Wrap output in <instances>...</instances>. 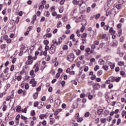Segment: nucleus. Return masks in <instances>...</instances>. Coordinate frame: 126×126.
I'll list each match as a JSON object with an SVG mask.
<instances>
[{
  "label": "nucleus",
  "instance_id": "obj_23",
  "mask_svg": "<svg viewBox=\"0 0 126 126\" xmlns=\"http://www.w3.org/2000/svg\"><path fill=\"white\" fill-rule=\"evenodd\" d=\"M61 44V42L59 41L58 42H57V41H54V45H52V46H59Z\"/></svg>",
  "mask_w": 126,
  "mask_h": 126
},
{
  "label": "nucleus",
  "instance_id": "obj_54",
  "mask_svg": "<svg viewBox=\"0 0 126 126\" xmlns=\"http://www.w3.org/2000/svg\"><path fill=\"white\" fill-rule=\"evenodd\" d=\"M106 121H108V122H111L112 121V117L109 116L108 118H107Z\"/></svg>",
  "mask_w": 126,
  "mask_h": 126
},
{
  "label": "nucleus",
  "instance_id": "obj_57",
  "mask_svg": "<svg viewBox=\"0 0 126 126\" xmlns=\"http://www.w3.org/2000/svg\"><path fill=\"white\" fill-rule=\"evenodd\" d=\"M81 63V62H80V61L77 62V66L78 67H80Z\"/></svg>",
  "mask_w": 126,
  "mask_h": 126
},
{
  "label": "nucleus",
  "instance_id": "obj_24",
  "mask_svg": "<svg viewBox=\"0 0 126 126\" xmlns=\"http://www.w3.org/2000/svg\"><path fill=\"white\" fill-rule=\"evenodd\" d=\"M88 84L89 85V86H92L94 85V82H93V81H89Z\"/></svg>",
  "mask_w": 126,
  "mask_h": 126
},
{
  "label": "nucleus",
  "instance_id": "obj_44",
  "mask_svg": "<svg viewBox=\"0 0 126 126\" xmlns=\"http://www.w3.org/2000/svg\"><path fill=\"white\" fill-rule=\"evenodd\" d=\"M31 115L32 116H35L36 115V113H35V110H32L31 112Z\"/></svg>",
  "mask_w": 126,
  "mask_h": 126
},
{
  "label": "nucleus",
  "instance_id": "obj_20",
  "mask_svg": "<svg viewBox=\"0 0 126 126\" xmlns=\"http://www.w3.org/2000/svg\"><path fill=\"white\" fill-rule=\"evenodd\" d=\"M100 122L101 123H102V124H105V123H106V122H107V119L106 118H102L100 119Z\"/></svg>",
  "mask_w": 126,
  "mask_h": 126
},
{
  "label": "nucleus",
  "instance_id": "obj_51",
  "mask_svg": "<svg viewBox=\"0 0 126 126\" xmlns=\"http://www.w3.org/2000/svg\"><path fill=\"white\" fill-rule=\"evenodd\" d=\"M7 108V106H6V105H4L2 108V111H3V112H5V111H6Z\"/></svg>",
  "mask_w": 126,
  "mask_h": 126
},
{
  "label": "nucleus",
  "instance_id": "obj_7",
  "mask_svg": "<svg viewBox=\"0 0 126 126\" xmlns=\"http://www.w3.org/2000/svg\"><path fill=\"white\" fill-rule=\"evenodd\" d=\"M117 45H118V41H117L112 42L111 43V45L112 46V47H117Z\"/></svg>",
  "mask_w": 126,
  "mask_h": 126
},
{
  "label": "nucleus",
  "instance_id": "obj_31",
  "mask_svg": "<svg viewBox=\"0 0 126 126\" xmlns=\"http://www.w3.org/2000/svg\"><path fill=\"white\" fill-rule=\"evenodd\" d=\"M91 48L93 49V50H94V49H96V45L94 44H92L91 45Z\"/></svg>",
  "mask_w": 126,
  "mask_h": 126
},
{
  "label": "nucleus",
  "instance_id": "obj_26",
  "mask_svg": "<svg viewBox=\"0 0 126 126\" xmlns=\"http://www.w3.org/2000/svg\"><path fill=\"white\" fill-rule=\"evenodd\" d=\"M89 116H90V112H87L85 113V115H84V117H85V118H88V117H89Z\"/></svg>",
  "mask_w": 126,
  "mask_h": 126
},
{
  "label": "nucleus",
  "instance_id": "obj_45",
  "mask_svg": "<svg viewBox=\"0 0 126 126\" xmlns=\"http://www.w3.org/2000/svg\"><path fill=\"white\" fill-rule=\"evenodd\" d=\"M84 58H85L84 55H82L79 58V60H80V61H83V60L84 59Z\"/></svg>",
  "mask_w": 126,
  "mask_h": 126
},
{
  "label": "nucleus",
  "instance_id": "obj_39",
  "mask_svg": "<svg viewBox=\"0 0 126 126\" xmlns=\"http://www.w3.org/2000/svg\"><path fill=\"white\" fill-rule=\"evenodd\" d=\"M81 51H84L85 46L84 45H81L80 47Z\"/></svg>",
  "mask_w": 126,
  "mask_h": 126
},
{
  "label": "nucleus",
  "instance_id": "obj_33",
  "mask_svg": "<svg viewBox=\"0 0 126 126\" xmlns=\"http://www.w3.org/2000/svg\"><path fill=\"white\" fill-rule=\"evenodd\" d=\"M45 8V6L43 5H40L39 7V9L41 10H43V9Z\"/></svg>",
  "mask_w": 126,
  "mask_h": 126
},
{
  "label": "nucleus",
  "instance_id": "obj_6",
  "mask_svg": "<svg viewBox=\"0 0 126 126\" xmlns=\"http://www.w3.org/2000/svg\"><path fill=\"white\" fill-rule=\"evenodd\" d=\"M33 63V60H28L26 62V65H29Z\"/></svg>",
  "mask_w": 126,
  "mask_h": 126
},
{
  "label": "nucleus",
  "instance_id": "obj_56",
  "mask_svg": "<svg viewBox=\"0 0 126 126\" xmlns=\"http://www.w3.org/2000/svg\"><path fill=\"white\" fill-rule=\"evenodd\" d=\"M22 92H23V90H22V89H19L18 91V94H22Z\"/></svg>",
  "mask_w": 126,
  "mask_h": 126
},
{
  "label": "nucleus",
  "instance_id": "obj_38",
  "mask_svg": "<svg viewBox=\"0 0 126 126\" xmlns=\"http://www.w3.org/2000/svg\"><path fill=\"white\" fill-rule=\"evenodd\" d=\"M35 82H37V81H35V79L33 78L30 81V83L32 84V83H35Z\"/></svg>",
  "mask_w": 126,
  "mask_h": 126
},
{
  "label": "nucleus",
  "instance_id": "obj_17",
  "mask_svg": "<svg viewBox=\"0 0 126 126\" xmlns=\"http://www.w3.org/2000/svg\"><path fill=\"white\" fill-rule=\"evenodd\" d=\"M46 115H45V114H41L40 116H39V118L41 119V120H44V118H46Z\"/></svg>",
  "mask_w": 126,
  "mask_h": 126
},
{
  "label": "nucleus",
  "instance_id": "obj_63",
  "mask_svg": "<svg viewBox=\"0 0 126 126\" xmlns=\"http://www.w3.org/2000/svg\"><path fill=\"white\" fill-rule=\"evenodd\" d=\"M99 41H98V40H95V41H94V45H99Z\"/></svg>",
  "mask_w": 126,
  "mask_h": 126
},
{
  "label": "nucleus",
  "instance_id": "obj_27",
  "mask_svg": "<svg viewBox=\"0 0 126 126\" xmlns=\"http://www.w3.org/2000/svg\"><path fill=\"white\" fill-rule=\"evenodd\" d=\"M30 75H32V77H34L35 75H34V70H32V71H30Z\"/></svg>",
  "mask_w": 126,
  "mask_h": 126
},
{
  "label": "nucleus",
  "instance_id": "obj_48",
  "mask_svg": "<svg viewBox=\"0 0 126 126\" xmlns=\"http://www.w3.org/2000/svg\"><path fill=\"white\" fill-rule=\"evenodd\" d=\"M51 11H53V12L55 11V10H56V6H53L51 7Z\"/></svg>",
  "mask_w": 126,
  "mask_h": 126
},
{
  "label": "nucleus",
  "instance_id": "obj_35",
  "mask_svg": "<svg viewBox=\"0 0 126 126\" xmlns=\"http://www.w3.org/2000/svg\"><path fill=\"white\" fill-rule=\"evenodd\" d=\"M37 97H38V92L35 93L33 94V98L34 99H37Z\"/></svg>",
  "mask_w": 126,
  "mask_h": 126
},
{
  "label": "nucleus",
  "instance_id": "obj_8",
  "mask_svg": "<svg viewBox=\"0 0 126 126\" xmlns=\"http://www.w3.org/2000/svg\"><path fill=\"white\" fill-rule=\"evenodd\" d=\"M94 89H95V90H97V89H99V88H100V85H99V84H95L94 86Z\"/></svg>",
  "mask_w": 126,
  "mask_h": 126
},
{
  "label": "nucleus",
  "instance_id": "obj_49",
  "mask_svg": "<svg viewBox=\"0 0 126 126\" xmlns=\"http://www.w3.org/2000/svg\"><path fill=\"white\" fill-rule=\"evenodd\" d=\"M21 78H22V76H21V75H19V76H18L17 79L18 81H20V80H21Z\"/></svg>",
  "mask_w": 126,
  "mask_h": 126
},
{
  "label": "nucleus",
  "instance_id": "obj_13",
  "mask_svg": "<svg viewBox=\"0 0 126 126\" xmlns=\"http://www.w3.org/2000/svg\"><path fill=\"white\" fill-rule=\"evenodd\" d=\"M97 74V76H101V75L103 74V70H98Z\"/></svg>",
  "mask_w": 126,
  "mask_h": 126
},
{
  "label": "nucleus",
  "instance_id": "obj_29",
  "mask_svg": "<svg viewBox=\"0 0 126 126\" xmlns=\"http://www.w3.org/2000/svg\"><path fill=\"white\" fill-rule=\"evenodd\" d=\"M83 121V118L82 117L79 118L77 120V121L78 122V123H81V122H82Z\"/></svg>",
  "mask_w": 126,
  "mask_h": 126
},
{
  "label": "nucleus",
  "instance_id": "obj_30",
  "mask_svg": "<svg viewBox=\"0 0 126 126\" xmlns=\"http://www.w3.org/2000/svg\"><path fill=\"white\" fill-rule=\"evenodd\" d=\"M121 80V77H115V81L116 82H119Z\"/></svg>",
  "mask_w": 126,
  "mask_h": 126
},
{
  "label": "nucleus",
  "instance_id": "obj_34",
  "mask_svg": "<svg viewBox=\"0 0 126 126\" xmlns=\"http://www.w3.org/2000/svg\"><path fill=\"white\" fill-rule=\"evenodd\" d=\"M120 74H121V75H122V76H124L125 77L126 76V73L124 71H121Z\"/></svg>",
  "mask_w": 126,
  "mask_h": 126
},
{
  "label": "nucleus",
  "instance_id": "obj_1",
  "mask_svg": "<svg viewBox=\"0 0 126 126\" xmlns=\"http://www.w3.org/2000/svg\"><path fill=\"white\" fill-rule=\"evenodd\" d=\"M66 59L69 62H73V60H74V54L70 53L67 56Z\"/></svg>",
  "mask_w": 126,
  "mask_h": 126
},
{
  "label": "nucleus",
  "instance_id": "obj_14",
  "mask_svg": "<svg viewBox=\"0 0 126 126\" xmlns=\"http://www.w3.org/2000/svg\"><path fill=\"white\" fill-rule=\"evenodd\" d=\"M109 79L111 82H115L116 81V77H110Z\"/></svg>",
  "mask_w": 126,
  "mask_h": 126
},
{
  "label": "nucleus",
  "instance_id": "obj_28",
  "mask_svg": "<svg viewBox=\"0 0 126 126\" xmlns=\"http://www.w3.org/2000/svg\"><path fill=\"white\" fill-rule=\"evenodd\" d=\"M102 68H103V69H104V70H108V69H109V67L107 65H103L102 66Z\"/></svg>",
  "mask_w": 126,
  "mask_h": 126
},
{
  "label": "nucleus",
  "instance_id": "obj_41",
  "mask_svg": "<svg viewBox=\"0 0 126 126\" xmlns=\"http://www.w3.org/2000/svg\"><path fill=\"white\" fill-rule=\"evenodd\" d=\"M63 49L64 50H67V49H68V47L67 46V45H63Z\"/></svg>",
  "mask_w": 126,
  "mask_h": 126
},
{
  "label": "nucleus",
  "instance_id": "obj_11",
  "mask_svg": "<svg viewBox=\"0 0 126 126\" xmlns=\"http://www.w3.org/2000/svg\"><path fill=\"white\" fill-rule=\"evenodd\" d=\"M43 37L45 39H46V38H47V37L48 38H51V37H52V34H51V33H46L45 35H44Z\"/></svg>",
  "mask_w": 126,
  "mask_h": 126
},
{
  "label": "nucleus",
  "instance_id": "obj_22",
  "mask_svg": "<svg viewBox=\"0 0 126 126\" xmlns=\"http://www.w3.org/2000/svg\"><path fill=\"white\" fill-rule=\"evenodd\" d=\"M16 112L19 113V112H20L21 111V106H17V109H16Z\"/></svg>",
  "mask_w": 126,
  "mask_h": 126
},
{
  "label": "nucleus",
  "instance_id": "obj_36",
  "mask_svg": "<svg viewBox=\"0 0 126 126\" xmlns=\"http://www.w3.org/2000/svg\"><path fill=\"white\" fill-rule=\"evenodd\" d=\"M43 43H44V45H49V40H44Z\"/></svg>",
  "mask_w": 126,
  "mask_h": 126
},
{
  "label": "nucleus",
  "instance_id": "obj_40",
  "mask_svg": "<svg viewBox=\"0 0 126 126\" xmlns=\"http://www.w3.org/2000/svg\"><path fill=\"white\" fill-rule=\"evenodd\" d=\"M38 104H39V102L35 101V102L34 103V105H33L34 107H38Z\"/></svg>",
  "mask_w": 126,
  "mask_h": 126
},
{
  "label": "nucleus",
  "instance_id": "obj_15",
  "mask_svg": "<svg viewBox=\"0 0 126 126\" xmlns=\"http://www.w3.org/2000/svg\"><path fill=\"white\" fill-rule=\"evenodd\" d=\"M103 110L102 109H100L97 110V113L98 115H101V114L103 113Z\"/></svg>",
  "mask_w": 126,
  "mask_h": 126
},
{
  "label": "nucleus",
  "instance_id": "obj_3",
  "mask_svg": "<svg viewBox=\"0 0 126 126\" xmlns=\"http://www.w3.org/2000/svg\"><path fill=\"white\" fill-rule=\"evenodd\" d=\"M61 104V100L59 99H57L55 101V104H54V107L55 108H57V107H59L60 106V104Z\"/></svg>",
  "mask_w": 126,
  "mask_h": 126
},
{
  "label": "nucleus",
  "instance_id": "obj_53",
  "mask_svg": "<svg viewBox=\"0 0 126 126\" xmlns=\"http://www.w3.org/2000/svg\"><path fill=\"white\" fill-rule=\"evenodd\" d=\"M58 73H62V72H63V70L61 68H59L58 70Z\"/></svg>",
  "mask_w": 126,
  "mask_h": 126
},
{
  "label": "nucleus",
  "instance_id": "obj_55",
  "mask_svg": "<svg viewBox=\"0 0 126 126\" xmlns=\"http://www.w3.org/2000/svg\"><path fill=\"white\" fill-rule=\"evenodd\" d=\"M121 7H122V4H119L116 5V8H117L118 9H120Z\"/></svg>",
  "mask_w": 126,
  "mask_h": 126
},
{
  "label": "nucleus",
  "instance_id": "obj_60",
  "mask_svg": "<svg viewBox=\"0 0 126 126\" xmlns=\"http://www.w3.org/2000/svg\"><path fill=\"white\" fill-rule=\"evenodd\" d=\"M66 29L69 30L70 28H71V27L70 26V24H67L66 26Z\"/></svg>",
  "mask_w": 126,
  "mask_h": 126
},
{
  "label": "nucleus",
  "instance_id": "obj_37",
  "mask_svg": "<svg viewBox=\"0 0 126 126\" xmlns=\"http://www.w3.org/2000/svg\"><path fill=\"white\" fill-rule=\"evenodd\" d=\"M45 59H46V61H47V62H49L50 61V59H51V57H50V56H45Z\"/></svg>",
  "mask_w": 126,
  "mask_h": 126
},
{
  "label": "nucleus",
  "instance_id": "obj_32",
  "mask_svg": "<svg viewBox=\"0 0 126 126\" xmlns=\"http://www.w3.org/2000/svg\"><path fill=\"white\" fill-rule=\"evenodd\" d=\"M62 26V22L61 21L58 22L57 23V28H60Z\"/></svg>",
  "mask_w": 126,
  "mask_h": 126
},
{
  "label": "nucleus",
  "instance_id": "obj_4",
  "mask_svg": "<svg viewBox=\"0 0 126 126\" xmlns=\"http://www.w3.org/2000/svg\"><path fill=\"white\" fill-rule=\"evenodd\" d=\"M44 102L40 101L38 102V109H41V108L43 107V106H44Z\"/></svg>",
  "mask_w": 126,
  "mask_h": 126
},
{
  "label": "nucleus",
  "instance_id": "obj_16",
  "mask_svg": "<svg viewBox=\"0 0 126 126\" xmlns=\"http://www.w3.org/2000/svg\"><path fill=\"white\" fill-rule=\"evenodd\" d=\"M87 37V34L86 33H84L81 35V38H83V39H85Z\"/></svg>",
  "mask_w": 126,
  "mask_h": 126
},
{
  "label": "nucleus",
  "instance_id": "obj_43",
  "mask_svg": "<svg viewBox=\"0 0 126 126\" xmlns=\"http://www.w3.org/2000/svg\"><path fill=\"white\" fill-rule=\"evenodd\" d=\"M100 16H101V14H98L95 15V19L97 20V19H99V17H100Z\"/></svg>",
  "mask_w": 126,
  "mask_h": 126
},
{
  "label": "nucleus",
  "instance_id": "obj_52",
  "mask_svg": "<svg viewBox=\"0 0 126 126\" xmlns=\"http://www.w3.org/2000/svg\"><path fill=\"white\" fill-rule=\"evenodd\" d=\"M113 87H114V85H113V84H110L108 86V88L109 89H112V88H113Z\"/></svg>",
  "mask_w": 126,
  "mask_h": 126
},
{
  "label": "nucleus",
  "instance_id": "obj_10",
  "mask_svg": "<svg viewBox=\"0 0 126 126\" xmlns=\"http://www.w3.org/2000/svg\"><path fill=\"white\" fill-rule=\"evenodd\" d=\"M74 52L76 53V55H77V56H79V55L81 54V51L80 50H74Z\"/></svg>",
  "mask_w": 126,
  "mask_h": 126
},
{
  "label": "nucleus",
  "instance_id": "obj_62",
  "mask_svg": "<svg viewBox=\"0 0 126 126\" xmlns=\"http://www.w3.org/2000/svg\"><path fill=\"white\" fill-rule=\"evenodd\" d=\"M67 44L69 45V46L71 47V46H72V42L71 41H68V42L67 43Z\"/></svg>",
  "mask_w": 126,
  "mask_h": 126
},
{
  "label": "nucleus",
  "instance_id": "obj_25",
  "mask_svg": "<svg viewBox=\"0 0 126 126\" xmlns=\"http://www.w3.org/2000/svg\"><path fill=\"white\" fill-rule=\"evenodd\" d=\"M118 65H120V66H123L124 64H125V62H122V61H120L118 63Z\"/></svg>",
  "mask_w": 126,
  "mask_h": 126
},
{
  "label": "nucleus",
  "instance_id": "obj_18",
  "mask_svg": "<svg viewBox=\"0 0 126 126\" xmlns=\"http://www.w3.org/2000/svg\"><path fill=\"white\" fill-rule=\"evenodd\" d=\"M103 115H104V117H107V116H108V115H109L108 110H105L103 113Z\"/></svg>",
  "mask_w": 126,
  "mask_h": 126
},
{
  "label": "nucleus",
  "instance_id": "obj_61",
  "mask_svg": "<svg viewBox=\"0 0 126 126\" xmlns=\"http://www.w3.org/2000/svg\"><path fill=\"white\" fill-rule=\"evenodd\" d=\"M90 11H91V8L90 7H88L87 9V12L89 13Z\"/></svg>",
  "mask_w": 126,
  "mask_h": 126
},
{
  "label": "nucleus",
  "instance_id": "obj_2",
  "mask_svg": "<svg viewBox=\"0 0 126 126\" xmlns=\"http://www.w3.org/2000/svg\"><path fill=\"white\" fill-rule=\"evenodd\" d=\"M56 47L55 46V45H51L49 53L51 54V55H53L56 52Z\"/></svg>",
  "mask_w": 126,
  "mask_h": 126
},
{
  "label": "nucleus",
  "instance_id": "obj_9",
  "mask_svg": "<svg viewBox=\"0 0 126 126\" xmlns=\"http://www.w3.org/2000/svg\"><path fill=\"white\" fill-rule=\"evenodd\" d=\"M72 2L74 5H77L79 4V1H78L77 0H73Z\"/></svg>",
  "mask_w": 126,
  "mask_h": 126
},
{
  "label": "nucleus",
  "instance_id": "obj_12",
  "mask_svg": "<svg viewBox=\"0 0 126 126\" xmlns=\"http://www.w3.org/2000/svg\"><path fill=\"white\" fill-rule=\"evenodd\" d=\"M55 119L50 118V125H54L55 124Z\"/></svg>",
  "mask_w": 126,
  "mask_h": 126
},
{
  "label": "nucleus",
  "instance_id": "obj_50",
  "mask_svg": "<svg viewBox=\"0 0 126 126\" xmlns=\"http://www.w3.org/2000/svg\"><path fill=\"white\" fill-rule=\"evenodd\" d=\"M104 29L105 30H109V25L104 26Z\"/></svg>",
  "mask_w": 126,
  "mask_h": 126
},
{
  "label": "nucleus",
  "instance_id": "obj_64",
  "mask_svg": "<svg viewBox=\"0 0 126 126\" xmlns=\"http://www.w3.org/2000/svg\"><path fill=\"white\" fill-rule=\"evenodd\" d=\"M85 97V94H80V98H84Z\"/></svg>",
  "mask_w": 126,
  "mask_h": 126
},
{
  "label": "nucleus",
  "instance_id": "obj_47",
  "mask_svg": "<svg viewBox=\"0 0 126 126\" xmlns=\"http://www.w3.org/2000/svg\"><path fill=\"white\" fill-rule=\"evenodd\" d=\"M86 38L82 39V44H86Z\"/></svg>",
  "mask_w": 126,
  "mask_h": 126
},
{
  "label": "nucleus",
  "instance_id": "obj_59",
  "mask_svg": "<svg viewBox=\"0 0 126 126\" xmlns=\"http://www.w3.org/2000/svg\"><path fill=\"white\" fill-rule=\"evenodd\" d=\"M72 84H74L75 85H77V82L75 81V80H73L71 81Z\"/></svg>",
  "mask_w": 126,
  "mask_h": 126
},
{
  "label": "nucleus",
  "instance_id": "obj_42",
  "mask_svg": "<svg viewBox=\"0 0 126 126\" xmlns=\"http://www.w3.org/2000/svg\"><path fill=\"white\" fill-rule=\"evenodd\" d=\"M19 19H20V17H17V18H16V20H15V23H16L17 24V23H18V22H19Z\"/></svg>",
  "mask_w": 126,
  "mask_h": 126
},
{
  "label": "nucleus",
  "instance_id": "obj_21",
  "mask_svg": "<svg viewBox=\"0 0 126 126\" xmlns=\"http://www.w3.org/2000/svg\"><path fill=\"white\" fill-rule=\"evenodd\" d=\"M98 63H99V64H104V60H103V59H100L99 60Z\"/></svg>",
  "mask_w": 126,
  "mask_h": 126
},
{
  "label": "nucleus",
  "instance_id": "obj_46",
  "mask_svg": "<svg viewBox=\"0 0 126 126\" xmlns=\"http://www.w3.org/2000/svg\"><path fill=\"white\" fill-rule=\"evenodd\" d=\"M90 50H91L90 48H89V47L87 48L85 50L86 53H90Z\"/></svg>",
  "mask_w": 126,
  "mask_h": 126
},
{
  "label": "nucleus",
  "instance_id": "obj_5",
  "mask_svg": "<svg viewBox=\"0 0 126 126\" xmlns=\"http://www.w3.org/2000/svg\"><path fill=\"white\" fill-rule=\"evenodd\" d=\"M33 69H34L35 72H37V71H38L40 68H39V66H38V65L35 64L33 67Z\"/></svg>",
  "mask_w": 126,
  "mask_h": 126
},
{
  "label": "nucleus",
  "instance_id": "obj_19",
  "mask_svg": "<svg viewBox=\"0 0 126 126\" xmlns=\"http://www.w3.org/2000/svg\"><path fill=\"white\" fill-rule=\"evenodd\" d=\"M98 69H100V66H99V65H96L94 67V71H97V70H98Z\"/></svg>",
  "mask_w": 126,
  "mask_h": 126
},
{
  "label": "nucleus",
  "instance_id": "obj_58",
  "mask_svg": "<svg viewBox=\"0 0 126 126\" xmlns=\"http://www.w3.org/2000/svg\"><path fill=\"white\" fill-rule=\"evenodd\" d=\"M85 30V27L83 26L81 28V30H80L81 31V32H82V33L84 31V30Z\"/></svg>",
  "mask_w": 126,
  "mask_h": 126
}]
</instances>
